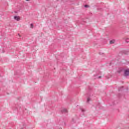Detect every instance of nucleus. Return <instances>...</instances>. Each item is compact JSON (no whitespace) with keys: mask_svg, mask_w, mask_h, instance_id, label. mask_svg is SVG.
I'll return each mask as SVG.
<instances>
[{"mask_svg":"<svg viewBox=\"0 0 129 129\" xmlns=\"http://www.w3.org/2000/svg\"><path fill=\"white\" fill-rule=\"evenodd\" d=\"M14 19L16 21H20V20H21V17H20V16H15L14 17Z\"/></svg>","mask_w":129,"mask_h":129,"instance_id":"1","label":"nucleus"},{"mask_svg":"<svg viewBox=\"0 0 129 129\" xmlns=\"http://www.w3.org/2000/svg\"><path fill=\"white\" fill-rule=\"evenodd\" d=\"M124 74L125 76H128V75H129V70H125Z\"/></svg>","mask_w":129,"mask_h":129,"instance_id":"2","label":"nucleus"},{"mask_svg":"<svg viewBox=\"0 0 129 129\" xmlns=\"http://www.w3.org/2000/svg\"><path fill=\"white\" fill-rule=\"evenodd\" d=\"M114 43V40L110 41V44H113Z\"/></svg>","mask_w":129,"mask_h":129,"instance_id":"3","label":"nucleus"},{"mask_svg":"<svg viewBox=\"0 0 129 129\" xmlns=\"http://www.w3.org/2000/svg\"><path fill=\"white\" fill-rule=\"evenodd\" d=\"M33 27H34V25L31 24V28H33Z\"/></svg>","mask_w":129,"mask_h":129,"instance_id":"4","label":"nucleus"},{"mask_svg":"<svg viewBox=\"0 0 129 129\" xmlns=\"http://www.w3.org/2000/svg\"><path fill=\"white\" fill-rule=\"evenodd\" d=\"M90 100V99L89 98H88V99H87V101L88 102V101H89Z\"/></svg>","mask_w":129,"mask_h":129,"instance_id":"5","label":"nucleus"},{"mask_svg":"<svg viewBox=\"0 0 129 129\" xmlns=\"http://www.w3.org/2000/svg\"><path fill=\"white\" fill-rule=\"evenodd\" d=\"M64 111H65V112H67V110L66 109H64Z\"/></svg>","mask_w":129,"mask_h":129,"instance_id":"6","label":"nucleus"},{"mask_svg":"<svg viewBox=\"0 0 129 129\" xmlns=\"http://www.w3.org/2000/svg\"><path fill=\"white\" fill-rule=\"evenodd\" d=\"M87 7H88V5H85V8H87Z\"/></svg>","mask_w":129,"mask_h":129,"instance_id":"7","label":"nucleus"},{"mask_svg":"<svg viewBox=\"0 0 129 129\" xmlns=\"http://www.w3.org/2000/svg\"><path fill=\"white\" fill-rule=\"evenodd\" d=\"M99 78H100V77H99Z\"/></svg>","mask_w":129,"mask_h":129,"instance_id":"8","label":"nucleus"}]
</instances>
